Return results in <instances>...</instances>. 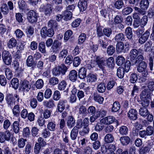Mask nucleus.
<instances>
[{"mask_svg":"<svg viewBox=\"0 0 154 154\" xmlns=\"http://www.w3.org/2000/svg\"><path fill=\"white\" fill-rule=\"evenodd\" d=\"M138 51L136 49H133L130 51L129 57L132 66L138 63L140 61L144 60V57L142 55L138 56Z\"/></svg>","mask_w":154,"mask_h":154,"instance_id":"f257e3e1","label":"nucleus"},{"mask_svg":"<svg viewBox=\"0 0 154 154\" xmlns=\"http://www.w3.org/2000/svg\"><path fill=\"white\" fill-rule=\"evenodd\" d=\"M116 49L117 51L119 53H127L129 49V44L127 43L124 44L122 42H117L116 45Z\"/></svg>","mask_w":154,"mask_h":154,"instance_id":"f03ea898","label":"nucleus"},{"mask_svg":"<svg viewBox=\"0 0 154 154\" xmlns=\"http://www.w3.org/2000/svg\"><path fill=\"white\" fill-rule=\"evenodd\" d=\"M20 100L19 96L17 94H15L14 97L11 95H9L6 98L7 103L8 106L11 108L15 104L16 100L18 102Z\"/></svg>","mask_w":154,"mask_h":154,"instance_id":"7ed1b4c3","label":"nucleus"},{"mask_svg":"<svg viewBox=\"0 0 154 154\" xmlns=\"http://www.w3.org/2000/svg\"><path fill=\"white\" fill-rule=\"evenodd\" d=\"M53 8L52 6L50 4H42L39 10L40 12H43L45 15L49 16L52 12Z\"/></svg>","mask_w":154,"mask_h":154,"instance_id":"20e7f679","label":"nucleus"},{"mask_svg":"<svg viewBox=\"0 0 154 154\" xmlns=\"http://www.w3.org/2000/svg\"><path fill=\"white\" fill-rule=\"evenodd\" d=\"M54 33L53 28H51L48 29L46 26L42 27L41 31V34L43 38H45L47 36L51 37L54 35Z\"/></svg>","mask_w":154,"mask_h":154,"instance_id":"39448f33","label":"nucleus"},{"mask_svg":"<svg viewBox=\"0 0 154 154\" xmlns=\"http://www.w3.org/2000/svg\"><path fill=\"white\" fill-rule=\"evenodd\" d=\"M69 105L66 100H61L59 101L57 105V109L58 110L62 112L66 108V110L69 109Z\"/></svg>","mask_w":154,"mask_h":154,"instance_id":"423d86ee","label":"nucleus"},{"mask_svg":"<svg viewBox=\"0 0 154 154\" xmlns=\"http://www.w3.org/2000/svg\"><path fill=\"white\" fill-rule=\"evenodd\" d=\"M61 45V42L57 40H55L51 48V52L54 54L58 53L60 50L62 48Z\"/></svg>","mask_w":154,"mask_h":154,"instance_id":"0eeeda50","label":"nucleus"},{"mask_svg":"<svg viewBox=\"0 0 154 154\" xmlns=\"http://www.w3.org/2000/svg\"><path fill=\"white\" fill-rule=\"evenodd\" d=\"M37 17V14L33 10L30 11L27 14V19L28 21L31 23L36 22Z\"/></svg>","mask_w":154,"mask_h":154,"instance_id":"6e6552de","label":"nucleus"},{"mask_svg":"<svg viewBox=\"0 0 154 154\" xmlns=\"http://www.w3.org/2000/svg\"><path fill=\"white\" fill-rule=\"evenodd\" d=\"M2 57L3 60L5 63L9 65L12 61V57L11 54L6 50H4L2 53Z\"/></svg>","mask_w":154,"mask_h":154,"instance_id":"1a4fd4ad","label":"nucleus"},{"mask_svg":"<svg viewBox=\"0 0 154 154\" xmlns=\"http://www.w3.org/2000/svg\"><path fill=\"white\" fill-rule=\"evenodd\" d=\"M11 134L9 130H6L4 133L0 132V142L3 143L5 140L9 141L11 138Z\"/></svg>","mask_w":154,"mask_h":154,"instance_id":"9d476101","label":"nucleus"},{"mask_svg":"<svg viewBox=\"0 0 154 154\" xmlns=\"http://www.w3.org/2000/svg\"><path fill=\"white\" fill-rule=\"evenodd\" d=\"M21 89L24 92L28 91L31 88V85L29 82L27 80H24L20 85Z\"/></svg>","mask_w":154,"mask_h":154,"instance_id":"9b49d317","label":"nucleus"},{"mask_svg":"<svg viewBox=\"0 0 154 154\" xmlns=\"http://www.w3.org/2000/svg\"><path fill=\"white\" fill-rule=\"evenodd\" d=\"M150 35L149 32L147 30L139 37L138 42L141 44L144 43L148 39Z\"/></svg>","mask_w":154,"mask_h":154,"instance_id":"f8f14e48","label":"nucleus"},{"mask_svg":"<svg viewBox=\"0 0 154 154\" xmlns=\"http://www.w3.org/2000/svg\"><path fill=\"white\" fill-rule=\"evenodd\" d=\"M128 116L131 120H136L137 118V112L134 109H130L128 113Z\"/></svg>","mask_w":154,"mask_h":154,"instance_id":"ddd939ff","label":"nucleus"},{"mask_svg":"<svg viewBox=\"0 0 154 154\" xmlns=\"http://www.w3.org/2000/svg\"><path fill=\"white\" fill-rule=\"evenodd\" d=\"M75 121L73 117L71 116H69L66 122V125L69 128L71 129L75 126Z\"/></svg>","mask_w":154,"mask_h":154,"instance_id":"4468645a","label":"nucleus"},{"mask_svg":"<svg viewBox=\"0 0 154 154\" xmlns=\"http://www.w3.org/2000/svg\"><path fill=\"white\" fill-rule=\"evenodd\" d=\"M115 120V118L112 116H108L101 120V122L105 124L108 125L113 123Z\"/></svg>","mask_w":154,"mask_h":154,"instance_id":"2eb2a0df","label":"nucleus"},{"mask_svg":"<svg viewBox=\"0 0 154 154\" xmlns=\"http://www.w3.org/2000/svg\"><path fill=\"white\" fill-rule=\"evenodd\" d=\"M151 92L147 89H144L140 94L141 100L142 99H149L150 98Z\"/></svg>","mask_w":154,"mask_h":154,"instance_id":"dca6fc26","label":"nucleus"},{"mask_svg":"<svg viewBox=\"0 0 154 154\" xmlns=\"http://www.w3.org/2000/svg\"><path fill=\"white\" fill-rule=\"evenodd\" d=\"M77 72L75 70L71 71L69 75V79L72 82H75L77 79Z\"/></svg>","mask_w":154,"mask_h":154,"instance_id":"f3484780","label":"nucleus"},{"mask_svg":"<svg viewBox=\"0 0 154 154\" xmlns=\"http://www.w3.org/2000/svg\"><path fill=\"white\" fill-rule=\"evenodd\" d=\"M137 66V70L139 72H141L147 69V64L144 61H141Z\"/></svg>","mask_w":154,"mask_h":154,"instance_id":"a211bd4d","label":"nucleus"},{"mask_svg":"<svg viewBox=\"0 0 154 154\" xmlns=\"http://www.w3.org/2000/svg\"><path fill=\"white\" fill-rule=\"evenodd\" d=\"M87 69L82 67L79 70L78 72L79 77L81 79H84L86 77Z\"/></svg>","mask_w":154,"mask_h":154,"instance_id":"6ab92c4d","label":"nucleus"},{"mask_svg":"<svg viewBox=\"0 0 154 154\" xmlns=\"http://www.w3.org/2000/svg\"><path fill=\"white\" fill-rule=\"evenodd\" d=\"M78 129L75 127L71 130L70 134V137L72 140H75L77 137Z\"/></svg>","mask_w":154,"mask_h":154,"instance_id":"aec40b11","label":"nucleus"},{"mask_svg":"<svg viewBox=\"0 0 154 154\" xmlns=\"http://www.w3.org/2000/svg\"><path fill=\"white\" fill-rule=\"evenodd\" d=\"M87 2L85 0H79L78 6L80 11H83L85 10L87 7Z\"/></svg>","mask_w":154,"mask_h":154,"instance_id":"412c9836","label":"nucleus"},{"mask_svg":"<svg viewBox=\"0 0 154 154\" xmlns=\"http://www.w3.org/2000/svg\"><path fill=\"white\" fill-rule=\"evenodd\" d=\"M149 112L148 109L146 107H140L139 111V115L144 117H146Z\"/></svg>","mask_w":154,"mask_h":154,"instance_id":"4be33fe9","label":"nucleus"},{"mask_svg":"<svg viewBox=\"0 0 154 154\" xmlns=\"http://www.w3.org/2000/svg\"><path fill=\"white\" fill-rule=\"evenodd\" d=\"M95 61L96 62V64H97L98 66L101 69H102L106 64L105 60L103 58H100L98 57Z\"/></svg>","mask_w":154,"mask_h":154,"instance_id":"5701e85b","label":"nucleus"},{"mask_svg":"<svg viewBox=\"0 0 154 154\" xmlns=\"http://www.w3.org/2000/svg\"><path fill=\"white\" fill-rule=\"evenodd\" d=\"M17 44L16 40L14 38H12L8 42L7 46L9 48H12L16 46Z\"/></svg>","mask_w":154,"mask_h":154,"instance_id":"b1692460","label":"nucleus"},{"mask_svg":"<svg viewBox=\"0 0 154 154\" xmlns=\"http://www.w3.org/2000/svg\"><path fill=\"white\" fill-rule=\"evenodd\" d=\"M149 2L148 0H141L140 3V6L143 10H146L148 8Z\"/></svg>","mask_w":154,"mask_h":154,"instance_id":"393cba45","label":"nucleus"},{"mask_svg":"<svg viewBox=\"0 0 154 154\" xmlns=\"http://www.w3.org/2000/svg\"><path fill=\"white\" fill-rule=\"evenodd\" d=\"M120 140L122 145H127L129 143L130 140L129 137L124 136L120 137Z\"/></svg>","mask_w":154,"mask_h":154,"instance_id":"a878e982","label":"nucleus"},{"mask_svg":"<svg viewBox=\"0 0 154 154\" xmlns=\"http://www.w3.org/2000/svg\"><path fill=\"white\" fill-rule=\"evenodd\" d=\"M43 105L49 108H51L55 106L54 101L51 99H50L48 101L45 100L43 102Z\"/></svg>","mask_w":154,"mask_h":154,"instance_id":"bb28decb","label":"nucleus"},{"mask_svg":"<svg viewBox=\"0 0 154 154\" xmlns=\"http://www.w3.org/2000/svg\"><path fill=\"white\" fill-rule=\"evenodd\" d=\"M12 129L13 131L15 134L18 133L20 131L19 122L17 121H14L12 124Z\"/></svg>","mask_w":154,"mask_h":154,"instance_id":"cd10ccee","label":"nucleus"},{"mask_svg":"<svg viewBox=\"0 0 154 154\" xmlns=\"http://www.w3.org/2000/svg\"><path fill=\"white\" fill-rule=\"evenodd\" d=\"M60 72L62 75L65 74L68 69L67 67L64 64H61L57 66Z\"/></svg>","mask_w":154,"mask_h":154,"instance_id":"c85d7f7f","label":"nucleus"},{"mask_svg":"<svg viewBox=\"0 0 154 154\" xmlns=\"http://www.w3.org/2000/svg\"><path fill=\"white\" fill-rule=\"evenodd\" d=\"M114 139L113 136L111 134H106L104 138L105 142L106 143H112Z\"/></svg>","mask_w":154,"mask_h":154,"instance_id":"c756f323","label":"nucleus"},{"mask_svg":"<svg viewBox=\"0 0 154 154\" xmlns=\"http://www.w3.org/2000/svg\"><path fill=\"white\" fill-rule=\"evenodd\" d=\"M47 24L49 27L54 29H57L58 26L56 21L55 20L52 19L48 21Z\"/></svg>","mask_w":154,"mask_h":154,"instance_id":"7c9ffc66","label":"nucleus"},{"mask_svg":"<svg viewBox=\"0 0 154 154\" xmlns=\"http://www.w3.org/2000/svg\"><path fill=\"white\" fill-rule=\"evenodd\" d=\"M97 76L96 75L90 73L88 75L87 77V80L88 82H95L97 80Z\"/></svg>","mask_w":154,"mask_h":154,"instance_id":"2f4dec72","label":"nucleus"},{"mask_svg":"<svg viewBox=\"0 0 154 154\" xmlns=\"http://www.w3.org/2000/svg\"><path fill=\"white\" fill-rule=\"evenodd\" d=\"M115 40L118 42L124 41L125 40L124 35L122 33L117 34L115 37Z\"/></svg>","mask_w":154,"mask_h":154,"instance_id":"473e14b6","label":"nucleus"},{"mask_svg":"<svg viewBox=\"0 0 154 154\" xmlns=\"http://www.w3.org/2000/svg\"><path fill=\"white\" fill-rule=\"evenodd\" d=\"M120 107V105L118 101H115L113 103L112 108V111L113 112H116L118 111Z\"/></svg>","mask_w":154,"mask_h":154,"instance_id":"72a5a7b5","label":"nucleus"},{"mask_svg":"<svg viewBox=\"0 0 154 154\" xmlns=\"http://www.w3.org/2000/svg\"><path fill=\"white\" fill-rule=\"evenodd\" d=\"M11 84L12 87L16 89L18 88L19 85V81L17 78H13L11 81Z\"/></svg>","mask_w":154,"mask_h":154,"instance_id":"f704fd0d","label":"nucleus"},{"mask_svg":"<svg viewBox=\"0 0 154 154\" xmlns=\"http://www.w3.org/2000/svg\"><path fill=\"white\" fill-rule=\"evenodd\" d=\"M94 99L95 101L100 104L102 103L104 100V98L103 97L97 94H94Z\"/></svg>","mask_w":154,"mask_h":154,"instance_id":"c9c22d12","label":"nucleus"},{"mask_svg":"<svg viewBox=\"0 0 154 154\" xmlns=\"http://www.w3.org/2000/svg\"><path fill=\"white\" fill-rule=\"evenodd\" d=\"M97 91L100 93L104 92L106 90L105 84L103 82H101L97 86Z\"/></svg>","mask_w":154,"mask_h":154,"instance_id":"e433bc0d","label":"nucleus"},{"mask_svg":"<svg viewBox=\"0 0 154 154\" xmlns=\"http://www.w3.org/2000/svg\"><path fill=\"white\" fill-rule=\"evenodd\" d=\"M63 16L64 20L67 21L72 18V15L70 11H67L66 10L64 12Z\"/></svg>","mask_w":154,"mask_h":154,"instance_id":"4c0bfd02","label":"nucleus"},{"mask_svg":"<svg viewBox=\"0 0 154 154\" xmlns=\"http://www.w3.org/2000/svg\"><path fill=\"white\" fill-rule=\"evenodd\" d=\"M115 52V48L113 45H110L107 48L106 53L108 55H112Z\"/></svg>","mask_w":154,"mask_h":154,"instance_id":"58836bf2","label":"nucleus"},{"mask_svg":"<svg viewBox=\"0 0 154 154\" xmlns=\"http://www.w3.org/2000/svg\"><path fill=\"white\" fill-rule=\"evenodd\" d=\"M0 9L4 15L7 14L9 12V10L7 5L6 4H3Z\"/></svg>","mask_w":154,"mask_h":154,"instance_id":"ea45409f","label":"nucleus"},{"mask_svg":"<svg viewBox=\"0 0 154 154\" xmlns=\"http://www.w3.org/2000/svg\"><path fill=\"white\" fill-rule=\"evenodd\" d=\"M124 68L120 67L117 69V75L119 78L122 79L124 76Z\"/></svg>","mask_w":154,"mask_h":154,"instance_id":"a19ab883","label":"nucleus"},{"mask_svg":"<svg viewBox=\"0 0 154 154\" xmlns=\"http://www.w3.org/2000/svg\"><path fill=\"white\" fill-rule=\"evenodd\" d=\"M86 38V35L85 33H81L79 37L78 44L79 45L82 44L85 42Z\"/></svg>","mask_w":154,"mask_h":154,"instance_id":"79ce46f5","label":"nucleus"},{"mask_svg":"<svg viewBox=\"0 0 154 154\" xmlns=\"http://www.w3.org/2000/svg\"><path fill=\"white\" fill-rule=\"evenodd\" d=\"M128 128L126 126H121L119 129V132L120 134L122 135H125L128 134Z\"/></svg>","mask_w":154,"mask_h":154,"instance_id":"37998d69","label":"nucleus"},{"mask_svg":"<svg viewBox=\"0 0 154 154\" xmlns=\"http://www.w3.org/2000/svg\"><path fill=\"white\" fill-rule=\"evenodd\" d=\"M44 83L43 80L41 79H38L35 83L36 87L38 89L42 88L43 86Z\"/></svg>","mask_w":154,"mask_h":154,"instance_id":"c03bdc74","label":"nucleus"},{"mask_svg":"<svg viewBox=\"0 0 154 154\" xmlns=\"http://www.w3.org/2000/svg\"><path fill=\"white\" fill-rule=\"evenodd\" d=\"M125 59L122 56H118L116 59V64L119 66H121L125 62Z\"/></svg>","mask_w":154,"mask_h":154,"instance_id":"a18cd8bd","label":"nucleus"},{"mask_svg":"<svg viewBox=\"0 0 154 154\" xmlns=\"http://www.w3.org/2000/svg\"><path fill=\"white\" fill-rule=\"evenodd\" d=\"M125 32L127 38L128 39H131L133 36L131 28L129 27H127L125 30Z\"/></svg>","mask_w":154,"mask_h":154,"instance_id":"49530a36","label":"nucleus"},{"mask_svg":"<svg viewBox=\"0 0 154 154\" xmlns=\"http://www.w3.org/2000/svg\"><path fill=\"white\" fill-rule=\"evenodd\" d=\"M47 128L48 130L51 131H54L56 129V125L52 122H49Z\"/></svg>","mask_w":154,"mask_h":154,"instance_id":"de8ad7c7","label":"nucleus"},{"mask_svg":"<svg viewBox=\"0 0 154 154\" xmlns=\"http://www.w3.org/2000/svg\"><path fill=\"white\" fill-rule=\"evenodd\" d=\"M41 146L39 143H36L34 148V152L35 154H41Z\"/></svg>","mask_w":154,"mask_h":154,"instance_id":"09e8293b","label":"nucleus"},{"mask_svg":"<svg viewBox=\"0 0 154 154\" xmlns=\"http://www.w3.org/2000/svg\"><path fill=\"white\" fill-rule=\"evenodd\" d=\"M67 83L64 80L61 81L58 85V89L60 90H64L66 87Z\"/></svg>","mask_w":154,"mask_h":154,"instance_id":"8fccbe9b","label":"nucleus"},{"mask_svg":"<svg viewBox=\"0 0 154 154\" xmlns=\"http://www.w3.org/2000/svg\"><path fill=\"white\" fill-rule=\"evenodd\" d=\"M94 130L96 131L100 132L103 128L104 126L101 123H98L94 126Z\"/></svg>","mask_w":154,"mask_h":154,"instance_id":"3c124183","label":"nucleus"},{"mask_svg":"<svg viewBox=\"0 0 154 154\" xmlns=\"http://www.w3.org/2000/svg\"><path fill=\"white\" fill-rule=\"evenodd\" d=\"M81 61V59L79 57H76L74 58L73 60V65L74 66L77 67L79 66Z\"/></svg>","mask_w":154,"mask_h":154,"instance_id":"603ef678","label":"nucleus"},{"mask_svg":"<svg viewBox=\"0 0 154 154\" xmlns=\"http://www.w3.org/2000/svg\"><path fill=\"white\" fill-rule=\"evenodd\" d=\"M96 65V62L94 60H92L91 62L88 63L86 65V67L89 69H91L94 67Z\"/></svg>","mask_w":154,"mask_h":154,"instance_id":"864d4df0","label":"nucleus"},{"mask_svg":"<svg viewBox=\"0 0 154 154\" xmlns=\"http://www.w3.org/2000/svg\"><path fill=\"white\" fill-rule=\"evenodd\" d=\"M26 140L23 138H20L18 141V146L20 148H23L25 145Z\"/></svg>","mask_w":154,"mask_h":154,"instance_id":"5fc2aeb1","label":"nucleus"},{"mask_svg":"<svg viewBox=\"0 0 154 154\" xmlns=\"http://www.w3.org/2000/svg\"><path fill=\"white\" fill-rule=\"evenodd\" d=\"M38 49L42 53L46 52L45 46L44 42H42L39 44Z\"/></svg>","mask_w":154,"mask_h":154,"instance_id":"6e6d98bb","label":"nucleus"},{"mask_svg":"<svg viewBox=\"0 0 154 154\" xmlns=\"http://www.w3.org/2000/svg\"><path fill=\"white\" fill-rule=\"evenodd\" d=\"M34 63L33 57L32 55L29 56L26 60V64L28 66H32Z\"/></svg>","mask_w":154,"mask_h":154,"instance_id":"4d7b16f0","label":"nucleus"},{"mask_svg":"<svg viewBox=\"0 0 154 154\" xmlns=\"http://www.w3.org/2000/svg\"><path fill=\"white\" fill-rule=\"evenodd\" d=\"M137 79L138 77L137 74L135 73H133L130 76V81L131 83H134L136 82Z\"/></svg>","mask_w":154,"mask_h":154,"instance_id":"13d9d810","label":"nucleus"},{"mask_svg":"<svg viewBox=\"0 0 154 154\" xmlns=\"http://www.w3.org/2000/svg\"><path fill=\"white\" fill-rule=\"evenodd\" d=\"M103 32L104 35L109 37L112 34V30L110 28H104L103 30Z\"/></svg>","mask_w":154,"mask_h":154,"instance_id":"bf43d9fd","label":"nucleus"},{"mask_svg":"<svg viewBox=\"0 0 154 154\" xmlns=\"http://www.w3.org/2000/svg\"><path fill=\"white\" fill-rule=\"evenodd\" d=\"M19 8L22 10L25 9L26 8V5L25 2L23 0L19 1L18 2Z\"/></svg>","mask_w":154,"mask_h":154,"instance_id":"052dcab7","label":"nucleus"},{"mask_svg":"<svg viewBox=\"0 0 154 154\" xmlns=\"http://www.w3.org/2000/svg\"><path fill=\"white\" fill-rule=\"evenodd\" d=\"M13 112L14 115L16 116L19 115L20 113V109L18 105H16L14 106L13 109Z\"/></svg>","mask_w":154,"mask_h":154,"instance_id":"680f3d73","label":"nucleus"},{"mask_svg":"<svg viewBox=\"0 0 154 154\" xmlns=\"http://www.w3.org/2000/svg\"><path fill=\"white\" fill-rule=\"evenodd\" d=\"M79 113L80 114H82L84 116H86L87 113L86 107L83 105L81 106L79 108Z\"/></svg>","mask_w":154,"mask_h":154,"instance_id":"e2e57ef3","label":"nucleus"},{"mask_svg":"<svg viewBox=\"0 0 154 154\" xmlns=\"http://www.w3.org/2000/svg\"><path fill=\"white\" fill-rule=\"evenodd\" d=\"M124 5L123 1L122 0L117 1L114 4L115 7L117 9H120L122 8Z\"/></svg>","mask_w":154,"mask_h":154,"instance_id":"0e129e2a","label":"nucleus"},{"mask_svg":"<svg viewBox=\"0 0 154 154\" xmlns=\"http://www.w3.org/2000/svg\"><path fill=\"white\" fill-rule=\"evenodd\" d=\"M148 21V17L146 16H143L141 20L140 26L143 28L147 24Z\"/></svg>","mask_w":154,"mask_h":154,"instance_id":"69168bd1","label":"nucleus"},{"mask_svg":"<svg viewBox=\"0 0 154 154\" xmlns=\"http://www.w3.org/2000/svg\"><path fill=\"white\" fill-rule=\"evenodd\" d=\"M5 73L7 78L8 79H10L12 78L13 75L11 70L9 68H7L6 69Z\"/></svg>","mask_w":154,"mask_h":154,"instance_id":"338daca9","label":"nucleus"},{"mask_svg":"<svg viewBox=\"0 0 154 154\" xmlns=\"http://www.w3.org/2000/svg\"><path fill=\"white\" fill-rule=\"evenodd\" d=\"M147 86L150 91H153L154 90V81L148 80L147 82Z\"/></svg>","mask_w":154,"mask_h":154,"instance_id":"774afa93","label":"nucleus"}]
</instances>
